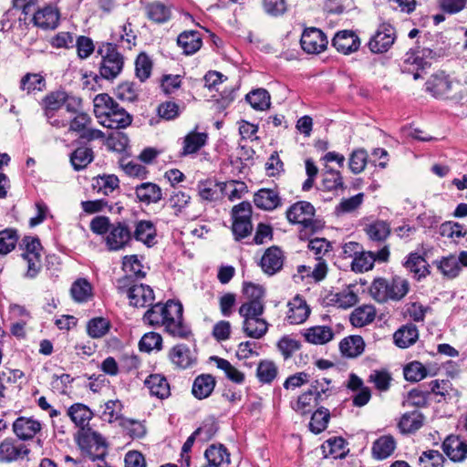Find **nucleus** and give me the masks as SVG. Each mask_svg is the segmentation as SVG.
Returning a JSON list of instances; mask_svg holds the SVG:
<instances>
[{
    "instance_id": "obj_27",
    "label": "nucleus",
    "mask_w": 467,
    "mask_h": 467,
    "mask_svg": "<svg viewBox=\"0 0 467 467\" xmlns=\"http://www.w3.org/2000/svg\"><path fill=\"white\" fill-rule=\"evenodd\" d=\"M177 44L182 48L183 53L189 56L201 48L202 40L198 31L191 30L181 33L177 37Z\"/></svg>"
},
{
    "instance_id": "obj_15",
    "label": "nucleus",
    "mask_w": 467,
    "mask_h": 467,
    "mask_svg": "<svg viewBox=\"0 0 467 467\" xmlns=\"http://www.w3.org/2000/svg\"><path fill=\"white\" fill-rule=\"evenodd\" d=\"M287 306L289 309L286 319L290 324H302L307 319L310 308L299 295L289 301Z\"/></svg>"
},
{
    "instance_id": "obj_57",
    "label": "nucleus",
    "mask_w": 467,
    "mask_h": 467,
    "mask_svg": "<svg viewBox=\"0 0 467 467\" xmlns=\"http://www.w3.org/2000/svg\"><path fill=\"white\" fill-rule=\"evenodd\" d=\"M110 328V323L104 317H95L88 321L87 326L88 334L92 338L104 337Z\"/></svg>"
},
{
    "instance_id": "obj_22",
    "label": "nucleus",
    "mask_w": 467,
    "mask_h": 467,
    "mask_svg": "<svg viewBox=\"0 0 467 467\" xmlns=\"http://www.w3.org/2000/svg\"><path fill=\"white\" fill-rule=\"evenodd\" d=\"M59 14L56 7L47 5L35 12L33 16L34 24L41 28H55L57 26Z\"/></svg>"
},
{
    "instance_id": "obj_38",
    "label": "nucleus",
    "mask_w": 467,
    "mask_h": 467,
    "mask_svg": "<svg viewBox=\"0 0 467 467\" xmlns=\"http://www.w3.org/2000/svg\"><path fill=\"white\" fill-rule=\"evenodd\" d=\"M347 445L346 440L342 437H333L323 443L322 449L325 457L331 456L334 459H343L348 452Z\"/></svg>"
},
{
    "instance_id": "obj_61",
    "label": "nucleus",
    "mask_w": 467,
    "mask_h": 467,
    "mask_svg": "<svg viewBox=\"0 0 467 467\" xmlns=\"http://www.w3.org/2000/svg\"><path fill=\"white\" fill-rule=\"evenodd\" d=\"M406 380L416 382L423 379L427 376V369L419 361H413L408 364L403 370Z\"/></svg>"
},
{
    "instance_id": "obj_29",
    "label": "nucleus",
    "mask_w": 467,
    "mask_h": 467,
    "mask_svg": "<svg viewBox=\"0 0 467 467\" xmlns=\"http://www.w3.org/2000/svg\"><path fill=\"white\" fill-rule=\"evenodd\" d=\"M145 13L148 19L156 24H164L171 17L170 6L158 1L148 3L145 5Z\"/></svg>"
},
{
    "instance_id": "obj_37",
    "label": "nucleus",
    "mask_w": 467,
    "mask_h": 467,
    "mask_svg": "<svg viewBox=\"0 0 467 467\" xmlns=\"http://www.w3.org/2000/svg\"><path fill=\"white\" fill-rule=\"evenodd\" d=\"M67 102V93L64 91L51 92L43 99L44 113L47 119H53L55 113Z\"/></svg>"
},
{
    "instance_id": "obj_17",
    "label": "nucleus",
    "mask_w": 467,
    "mask_h": 467,
    "mask_svg": "<svg viewBox=\"0 0 467 467\" xmlns=\"http://www.w3.org/2000/svg\"><path fill=\"white\" fill-rule=\"evenodd\" d=\"M135 193L139 202L145 204L158 203L162 199L161 187L153 182H142L137 185Z\"/></svg>"
},
{
    "instance_id": "obj_23",
    "label": "nucleus",
    "mask_w": 467,
    "mask_h": 467,
    "mask_svg": "<svg viewBox=\"0 0 467 467\" xmlns=\"http://www.w3.org/2000/svg\"><path fill=\"white\" fill-rule=\"evenodd\" d=\"M425 417L419 410L404 413L398 423V428L402 434L414 433L423 426Z\"/></svg>"
},
{
    "instance_id": "obj_55",
    "label": "nucleus",
    "mask_w": 467,
    "mask_h": 467,
    "mask_svg": "<svg viewBox=\"0 0 467 467\" xmlns=\"http://www.w3.org/2000/svg\"><path fill=\"white\" fill-rule=\"evenodd\" d=\"M212 359L215 361L218 368L224 371L226 377L231 381L237 384H241L244 381V374L235 368L228 360L219 357H212Z\"/></svg>"
},
{
    "instance_id": "obj_7",
    "label": "nucleus",
    "mask_w": 467,
    "mask_h": 467,
    "mask_svg": "<svg viewBox=\"0 0 467 467\" xmlns=\"http://www.w3.org/2000/svg\"><path fill=\"white\" fill-rule=\"evenodd\" d=\"M79 445L91 462L105 459L108 454L107 442L104 437L97 431L87 432L79 439Z\"/></svg>"
},
{
    "instance_id": "obj_51",
    "label": "nucleus",
    "mask_w": 467,
    "mask_h": 467,
    "mask_svg": "<svg viewBox=\"0 0 467 467\" xmlns=\"http://www.w3.org/2000/svg\"><path fill=\"white\" fill-rule=\"evenodd\" d=\"M428 400L429 394L426 384H421L409 391L404 405L423 408L428 405Z\"/></svg>"
},
{
    "instance_id": "obj_24",
    "label": "nucleus",
    "mask_w": 467,
    "mask_h": 467,
    "mask_svg": "<svg viewBox=\"0 0 467 467\" xmlns=\"http://www.w3.org/2000/svg\"><path fill=\"white\" fill-rule=\"evenodd\" d=\"M303 336L308 343L324 345L333 339L334 332L332 328L327 326H314L306 328Z\"/></svg>"
},
{
    "instance_id": "obj_58",
    "label": "nucleus",
    "mask_w": 467,
    "mask_h": 467,
    "mask_svg": "<svg viewBox=\"0 0 467 467\" xmlns=\"http://www.w3.org/2000/svg\"><path fill=\"white\" fill-rule=\"evenodd\" d=\"M254 320L258 321V324L253 323L249 325V328H246L247 327L245 326V321H243L242 329L248 337L260 339L267 333L269 324L265 319L262 317H256L254 318Z\"/></svg>"
},
{
    "instance_id": "obj_43",
    "label": "nucleus",
    "mask_w": 467,
    "mask_h": 467,
    "mask_svg": "<svg viewBox=\"0 0 467 467\" xmlns=\"http://www.w3.org/2000/svg\"><path fill=\"white\" fill-rule=\"evenodd\" d=\"M94 159L91 148L81 146L70 154V162L76 171L85 169Z\"/></svg>"
},
{
    "instance_id": "obj_45",
    "label": "nucleus",
    "mask_w": 467,
    "mask_h": 467,
    "mask_svg": "<svg viewBox=\"0 0 467 467\" xmlns=\"http://www.w3.org/2000/svg\"><path fill=\"white\" fill-rule=\"evenodd\" d=\"M330 420V412L325 407L318 408L313 414L308 424L309 431L315 434L324 431Z\"/></svg>"
},
{
    "instance_id": "obj_11",
    "label": "nucleus",
    "mask_w": 467,
    "mask_h": 467,
    "mask_svg": "<svg viewBox=\"0 0 467 467\" xmlns=\"http://www.w3.org/2000/svg\"><path fill=\"white\" fill-rule=\"evenodd\" d=\"M30 451L25 444L17 443L13 438L0 442V462H13L24 459Z\"/></svg>"
},
{
    "instance_id": "obj_20",
    "label": "nucleus",
    "mask_w": 467,
    "mask_h": 467,
    "mask_svg": "<svg viewBox=\"0 0 467 467\" xmlns=\"http://www.w3.org/2000/svg\"><path fill=\"white\" fill-rule=\"evenodd\" d=\"M396 446L397 442L392 435L380 436L372 444V457L379 461L385 460L394 452Z\"/></svg>"
},
{
    "instance_id": "obj_56",
    "label": "nucleus",
    "mask_w": 467,
    "mask_h": 467,
    "mask_svg": "<svg viewBox=\"0 0 467 467\" xmlns=\"http://www.w3.org/2000/svg\"><path fill=\"white\" fill-rule=\"evenodd\" d=\"M369 239L381 242L387 239L390 234V226L385 221H376L366 228Z\"/></svg>"
},
{
    "instance_id": "obj_4",
    "label": "nucleus",
    "mask_w": 467,
    "mask_h": 467,
    "mask_svg": "<svg viewBox=\"0 0 467 467\" xmlns=\"http://www.w3.org/2000/svg\"><path fill=\"white\" fill-rule=\"evenodd\" d=\"M315 208L306 201H300L292 204L286 211V218L291 223L302 225L301 233L314 234L321 228L320 222L314 219Z\"/></svg>"
},
{
    "instance_id": "obj_40",
    "label": "nucleus",
    "mask_w": 467,
    "mask_h": 467,
    "mask_svg": "<svg viewBox=\"0 0 467 467\" xmlns=\"http://www.w3.org/2000/svg\"><path fill=\"white\" fill-rule=\"evenodd\" d=\"M388 301H400L401 300L410 290V284L408 280L400 276H393L390 280H388Z\"/></svg>"
},
{
    "instance_id": "obj_14",
    "label": "nucleus",
    "mask_w": 467,
    "mask_h": 467,
    "mask_svg": "<svg viewBox=\"0 0 467 467\" xmlns=\"http://www.w3.org/2000/svg\"><path fill=\"white\" fill-rule=\"evenodd\" d=\"M442 450L452 462H462L467 456V442L459 436L449 435L442 442Z\"/></svg>"
},
{
    "instance_id": "obj_42",
    "label": "nucleus",
    "mask_w": 467,
    "mask_h": 467,
    "mask_svg": "<svg viewBox=\"0 0 467 467\" xmlns=\"http://www.w3.org/2000/svg\"><path fill=\"white\" fill-rule=\"evenodd\" d=\"M435 264L442 275L449 279L457 277L462 271L459 260L452 254L442 257L440 261H435Z\"/></svg>"
},
{
    "instance_id": "obj_10",
    "label": "nucleus",
    "mask_w": 467,
    "mask_h": 467,
    "mask_svg": "<svg viewBox=\"0 0 467 467\" xmlns=\"http://www.w3.org/2000/svg\"><path fill=\"white\" fill-rule=\"evenodd\" d=\"M13 432L20 441L33 440L42 430V423L33 417H18L12 424Z\"/></svg>"
},
{
    "instance_id": "obj_54",
    "label": "nucleus",
    "mask_w": 467,
    "mask_h": 467,
    "mask_svg": "<svg viewBox=\"0 0 467 467\" xmlns=\"http://www.w3.org/2000/svg\"><path fill=\"white\" fill-rule=\"evenodd\" d=\"M375 257L373 252H365L363 249L354 257L351 269L357 273H363L373 268Z\"/></svg>"
},
{
    "instance_id": "obj_33",
    "label": "nucleus",
    "mask_w": 467,
    "mask_h": 467,
    "mask_svg": "<svg viewBox=\"0 0 467 467\" xmlns=\"http://www.w3.org/2000/svg\"><path fill=\"white\" fill-rule=\"evenodd\" d=\"M365 348V342L360 336H349L339 343V349L343 356L356 358L361 355Z\"/></svg>"
},
{
    "instance_id": "obj_53",
    "label": "nucleus",
    "mask_w": 467,
    "mask_h": 467,
    "mask_svg": "<svg viewBox=\"0 0 467 467\" xmlns=\"http://www.w3.org/2000/svg\"><path fill=\"white\" fill-rule=\"evenodd\" d=\"M152 61L150 57L145 53L141 52L138 55L135 60V74L136 77L144 82L151 74Z\"/></svg>"
},
{
    "instance_id": "obj_60",
    "label": "nucleus",
    "mask_w": 467,
    "mask_h": 467,
    "mask_svg": "<svg viewBox=\"0 0 467 467\" xmlns=\"http://www.w3.org/2000/svg\"><path fill=\"white\" fill-rule=\"evenodd\" d=\"M18 240L16 230L5 229L0 232V254H7L15 249Z\"/></svg>"
},
{
    "instance_id": "obj_36",
    "label": "nucleus",
    "mask_w": 467,
    "mask_h": 467,
    "mask_svg": "<svg viewBox=\"0 0 467 467\" xmlns=\"http://www.w3.org/2000/svg\"><path fill=\"white\" fill-rule=\"evenodd\" d=\"M119 105L109 95L101 93L94 99V112L97 118L106 119Z\"/></svg>"
},
{
    "instance_id": "obj_62",
    "label": "nucleus",
    "mask_w": 467,
    "mask_h": 467,
    "mask_svg": "<svg viewBox=\"0 0 467 467\" xmlns=\"http://www.w3.org/2000/svg\"><path fill=\"white\" fill-rule=\"evenodd\" d=\"M308 249L316 255L317 260H322L331 253L332 244L325 238H315L309 241Z\"/></svg>"
},
{
    "instance_id": "obj_46",
    "label": "nucleus",
    "mask_w": 467,
    "mask_h": 467,
    "mask_svg": "<svg viewBox=\"0 0 467 467\" xmlns=\"http://www.w3.org/2000/svg\"><path fill=\"white\" fill-rule=\"evenodd\" d=\"M119 181L116 175L104 174L102 176L99 175L97 178H95V182L92 184V186L98 193L109 195V193L113 192L114 190L119 188Z\"/></svg>"
},
{
    "instance_id": "obj_25",
    "label": "nucleus",
    "mask_w": 467,
    "mask_h": 467,
    "mask_svg": "<svg viewBox=\"0 0 467 467\" xmlns=\"http://www.w3.org/2000/svg\"><path fill=\"white\" fill-rule=\"evenodd\" d=\"M419 338L417 327L409 323L399 328L393 335L394 343L400 348H407L413 345Z\"/></svg>"
},
{
    "instance_id": "obj_16",
    "label": "nucleus",
    "mask_w": 467,
    "mask_h": 467,
    "mask_svg": "<svg viewBox=\"0 0 467 467\" xmlns=\"http://www.w3.org/2000/svg\"><path fill=\"white\" fill-rule=\"evenodd\" d=\"M254 202L256 207L265 211H273L282 204L279 193L268 188L258 190L254 193Z\"/></svg>"
},
{
    "instance_id": "obj_52",
    "label": "nucleus",
    "mask_w": 467,
    "mask_h": 467,
    "mask_svg": "<svg viewBox=\"0 0 467 467\" xmlns=\"http://www.w3.org/2000/svg\"><path fill=\"white\" fill-rule=\"evenodd\" d=\"M329 301L341 308H348L358 302L357 294L348 286L342 291L330 295Z\"/></svg>"
},
{
    "instance_id": "obj_6",
    "label": "nucleus",
    "mask_w": 467,
    "mask_h": 467,
    "mask_svg": "<svg viewBox=\"0 0 467 467\" xmlns=\"http://www.w3.org/2000/svg\"><path fill=\"white\" fill-rule=\"evenodd\" d=\"M396 30L388 22L379 24L374 35L370 37L368 47L374 54H383L389 50L396 40Z\"/></svg>"
},
{
    "instance_id": "obj_1",
    "label": "nucleus",
    "mask_w": 467,
    "mask_h": 467,
    "mask_svg": "<svg viewBox=\"0 0 467 467\" xmlns=\"http://www.w3.org/2000/svg\"><path fill=\"white\" fill-rule=\"evenodd\" d=\"M143 316V321L151 327H163L164 331L174 337L188 338L190 327L183 320V306L181 302L168 300L164 305L157 303Z\"/></svg>"
},
{
    "instance_id": "obj_64",
    "label": "nucleus",
    "mask_w": 467,
    "mask_h": 467,
    "mask_svg": "<svg viewBox=\"0 0 467 467\" xmlns=\"http://www.w3.org/2000/svg\"><path fill=\"white\" fill-rule=\"evenodd\" d=\"M443 455L436 450L425 451L419 458L420 464L422 467H443L444 462Z\"/></svg>"
},
{
    "instance_id": "obj_5",
    "label": "nucleus",
    "mask_w": 467,
    "mask_h": 467,
    "mask_svg": "<svg viewBox=\"0 0 467 467\" xmlns=\"http://www.w3.org/2000/svg\"><path fill=\"white\" fill-rule=\"evenodd\" d=\"M25 251L22 257L27 263V270L25 274L26 278H35L42 268L41 254L42 246L37 237L26 236L22 240Z\"/></svg>"
},
{
    "instance_id": "obj_8",
    "label": "nucleus",
    "mask_w": 467,
    "mask_h": 467,
    "mask_svg": "<svg viewBox=\"0 0 467 467\" xmlns=\"http://www.w3.org/2000/svg\"><path fill=\"white\" fill-rule=\"evenodd\" d=\"M132 233L129 225L119 221L112 223L105 241L109 251H119L130 245Z\"/></svg>"
},
{
    "instance_id": "obj_3",
    "label": "nucleus",
    "mask_w": 467,
    "mask_h": 467,
    "mask_svg": "<svg viewBox=\"0 0 467 467\" xmlns=\"http://www.w3.org/2000/svg\"><path fill=\"white\" fill-rule=\"evenodd\" d=\"M97 52L101 57L100 76L107 80L115 79L124 67V57L119 52L117 45L109 42L101 43Z\"/></svg>"
},
{
    "instance_id": "obj_12",
    "label": "nucleus",
    "mask_w": 467,
    "mask_h": 467,
    "mask_svg": "<svg viewBox=\"0 0 467 467\" xmlns=\"http://www.w3.org/2000/svg\"><path fill=\"white\" fill-rule=\"evenodd\" d=\"M332 45L338 52L348 55L359 48L360 39L354 31L342 30L335 35Z\"/></svg>"
},
{
    "instance_id": "obj_2",
    "label": "nucleus",
    "mask_w": 467,
    "mask_h": 467,
    "mask_svg": "<svg viewBox=\"0 0 467 467\" xmlns=\"http://www.w3.org/2000/svg\"><path fill=\"white\" fill-rule=\"evenodd\" d=\"M425 87L426 91L436 99L460 101L464 97L462 85L443 71L431 75Z\"/></svg>"
},
{
    "instance_id": "obj_49",
    "label": "nucleus",
    "mask_w": 467,
    "mask_h": 467,
    "mask_svg": "<svg viewBox=\"0 0 467 467\" xmlns=\"http://www.w3.org/2000/svg\"><path fill=\"white\" fill-rule=\"evenodd\" d=\"M245 99L256 110H265L270 106V95L265 88L252 90L245 96Z\"/></svg>"
},
{
    "instance_id": "obj_59",
    "label": "nucleus",
    "mask_w": 467,
    "mask_h": 467,
    "mask_svg": "<svg viewBox=\"0 0 467 467\" xmlns=\"http://www.w3.org/2000/svg\"><path fill=\"white\" fill-rule=\"evenodd\" d=\"M368 152L364 149L353 150L348 160V167L354 174H358L364 171L368 162Z\"/></svg>"
},
{
    "instance_id": "obj_26",
    "label": "nucleus",
    "mask_w": 467,
    "mask_h": 467,
    "mask_svg": "<svg viewBox=\"0 0 467 467\" xmlns=\"http://www.w3.org/2000/svg\"><path fill=\"white\" fill-rule=\"evenodd\" d=\"M216 384L215 378L210 374H202L195 378L192 393L198 399L202 400L208 398L214 389Z\"/></svg>"
},
{
    "instance_id": "obj_35",
    "label": "nucleus",
    "mask_w": 467,
    "mask_h": 467,
    "mask_svg": "<svg viewBox=\"0 0 467 467\" xmlns=\"http://www.w3.org/2000/svg\"><path fill=\"white\" fill-rule=\"evenodd\" d=\"M264 312V302H244L238 309L239 315L244 318V321H245L246 328H249V325L253 323L258 324V321L254 320V318L262 317Z\"/></svg>"
},
{
    "instance_id": "obj_39",
    "label": "nucleus",
    "mask_w": 467,
    "mask_h": 467,
    "mask_svg": "<svg viewBox=\"0 0 467 467\" xmlns=\"http://www.w3.org/2000/svg\"><path fill=\"white\" fill-rule=\"evenodd\" d=\"M207 134L205 132L192 131L188 133L183 140L182 156H187L196 153L200 150L207 141Z\"/></svg>"
},
{
    "instance_id": "obj_44",
    "label": "nucleus",
    "mask_w": 467,
    "mask_h": 467,
    "mask_svg": "<svg viewBox=\"0 0 467 467\" xmlns=\"http://www.w3.org/2000/svg\"><path fill=\"white\" fill-rule=\"evenodd\" d=\"M170 358L180 368H187L192 364L191 350L184 344L173 347L170 352Z\"/></svg>"
},
{
    "instance_id": "obj_47",
    "label": "nucleus",
    "mask_w": 467,
    "mask_h": 467,
    "mask_svg": "<svg viewBox=\"0 0 467 467\" xmlns=\"http://www.w3.org/2000/svg\"><path fill=\"white\" fill-rule=\"evenodd\" d=\"M278 375L276 365L271 360H261L257 366L256 376L263 384H271Z\"/></svg>"
},
{
    "instance_id": "obj_32",
    "label": "nucleus",
    "mask_w": 467,
    "mask_h": 467,
    "mask_svg": "<svg viewBox=\"0 0 467 467\" xmlns=\"http://www.w3.org/2000/svg\"><path fill=\"white\" fill-rule=\"evenodd\" d=\"M67 415L76 426L84 430L88 426L93 417V412L88 406L82 403H75L68 408Z\"/></svg>"
},
{
    "instance_id": "obj_63",
    "label": "nucleus",
    "mask_w": 467,
    "mask_h": 467,
    "mask_svg": "<svg viewBox=\"0 0 467 467\" xmlns=\"http://www.w3.org/2000/svg\"><path fill=\"white\" fill-rule=\"evenodd\" d=\"M388 279L379 277L374 279L370 287L369 293L371 296L379 303H385L388 301Z\"/></svg>"
},
{
    "instance_id": "obj_31",
    "label": "nucleus",
    "mask_w": 467,
    "mask_h": 467,
    "mask_svg": "<svg viewBox=\"0 0 467 467\" xmlns=\"http://www.w3.org/2000/svg\"><path fill=\"white\" fill-rule=\"evenodd\" d=\"M145 385L150 389L152 396L163 400L171 395L170 385L164 376L160 374L150 375L146 380Z\"/></svg>"
},
{
    "instance_id": "obj_50",
    "label": "nucleus",
    "mask_w": 467,
    "mask_h": 467,
    "mask_svg": "<svg viewBox=\"0 0 467 467\" xmlns=\"http://www.w3.org/2000/svg\"><path fill=\"white\" fill-rule=\"evenodd\" d=\"M70 294L76 302H86L92 296V286L87 279L78 278L72 284Z\"/></svg>"
},
{
    "instance_id": "obj_48",
    "label": "nucleus",
    "mask_w": 467,
    "mask_h": 467,
    "mask_svg": "<svg viewBox=\"0 0 467 467\" xmlns=\"http://www.w3.org/2000/svg\"><path fill=\"white\" fill-rule=\"evenodd\" d=\"M375 309L371 306H363L356 308L350 316L353 326L362 327L375 319Z\"/></svg>"
},
{
    "instance_id": "obj_19",
    "label": "nucleus",
    "mask_w": 467,
    "mask_h": 467,
    "mask_svg": "<svg viewBox=\"0 0 467 467\" xmlns=\"http://www.w3.org/2000/svg\"><path fill=\"white\" fill-rule=\"evenodd\" d=\"M157 229L151 221L140 220L137 222L133 237L143 243L146 246L151 247L156 244Z\"/></svg>"
},
{
    "instance_id": "obj_13",
    "label": "nucleus",
    "mask_w": 467,
    "mask_h": 467,
    "mask_svg": "<svg viewBox=\"0 0 467 467\" xmlns=\"http://www.w3.org/2000/svg\"><path fill=\"white\" fill-rule=\"evenodd\" d=\"M284 253L283 251L274 245L267 248L261 259V267L267 275H275L279 272L284 265Z\"/></svg>"
},
{
    "instance_id": "obj_34",
    "label": "nucleus",
    "mask_w": 467,
    "mask_h": 467,
    "mask_svg": "<svg viewBox=\"0 0 467 467\" xmlns=\"http://www.w3.org/2000/svg\"><path fill=\"white\" fill-rule=\"evenodd\" d=\"M432 54L430 48H410L405 55L404 64L416 66L417 69H424L431 66L427 59L431 57Z\"/></svg>"
},
{
    "instance_id": "obj_30",
    "label": "nucleus",
    "mask_w": 467,
    "mask_h": 467,
    "mask_svg": "<svg viewBox=\"0 0 467 467\" xmlns=\"http://www.w3.org/2000/svg\"><path fill=\"white\" fill-rule=\"evenodd\" d=\"M132 117L119 105L117 106L108 119L100 120L101 125L109 129H125L130 125Z\"/></svg>"
},
{
    "instance_id": "obj_28",
    "label": "nucleus",
    "mask_w": 467,
    "mask_h": 467,
    "mask_svg": "<svg viewBox=\"0 0 467 467\" xmlns=\"http://www.w3.org/2000/svg\"><path fill=\"white\" fill-rule=\"evenodd\" d=\"M403 265L407 270L413 273L418 280L426 277L430 274L429 264L425 258L418 253H410Z\"/></svg>"
},
{
    "instance_id": "obj_41",
    "label": "nucleus",
    "mask_w": 467,
    "mask_h": 467,
    "mask_svg": "<svg viewBox=\"0 0 467 467\" xmlns=\"http://www.w3.org/2000/svg\"><path fill=\"white\" fill-rule=\"evenodd\" d=\"M191 199L187 192L174 189L166 200L164 206L173 210L174 214L179 216L189 206Z\"/></svg>"
},
{
    "instance_id": "obj_21",
    "label": "nucleus",
    "mask_w": 467,
    "mask_h": 467,
    "mask_svg": "<svg viewBox=\"0 0 467 467\" xmlns=\"http://www.w3.org/2000/svg\"><path fill=\"white\" fill-rule=\"evenodd\" d=\"M130 303L136 307H144L152 305L154 301V292L150 285L140 284L135 287H131L130 296Z\"/></svg>"
},
{
    "instance_id": "obj_18",
    "label": "nucleus",
    "mask_w": 467,
    "mask_h": 467,
    "mask_svg": "<svg viewBox=\"0 0 467 467\" xmlns=\"http://www.w3.org/2000/svg\"><path fill=\"white\" fill-rule=\"evenodd\" d=\"M204 457L207 464L203 467H228L230 464V454L222 444L209 446L204 452Z\"/></svg>"
},
{
    "instance_id": "obj_9",
    "label": "nucleus",
    "mask_w": 467,
    "mask_h": 467,
    "mask_svg": "<svg viewBox=\"0 0 467 467\" xmlns=\"http://www.w3.org/2000/svg\"><path fill=\"white\" fill-rule=\"evenodd\" d=\"M300 44L303 50L306 53L318 54L327 48L328 41L320 29L311 27L303 32Z\"/></svg>"
}]
</instances>
